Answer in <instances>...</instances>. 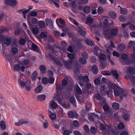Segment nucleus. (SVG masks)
<instances>
[{
    "label": "nucleus",
    "mask_w": 135,
    "mask_h": 135,
    "mask_svg": "<svg viewBox=\"0 0 135 135\" xmlns=\"http://www.w3.org/2000/svg\"><path fill=\"white\" fill-rule=\"evenodd\" d=\"M59 94H57L54 97V99H56L59 102V104H61L62 106V107H65L66 108H68V107H67L66 104L64 103H62L61 102L62 98V96H60Z\"/></svg>",
    "instance_id": "3"
},
{
    "label": "nucleus",
    "mask_w": 135,
    "mask_h": 135,
    "mask_svg": "<svg viewBox=\"0 0 135 135\" xmlns=\"http://www.w3.org/2000/svg\"><path fill=\"white\" fill-rule=\"evenodd\" d=\"M100 127L101 130L103 131H104L105 130V129L106 128V126L103 124L102 123H101L100 125Z\"/></svg>",
    "instance_id": "59"
},
{
    "label": "nucleus",
    "mask_w": 135,
    "mask_h": 135,
    "mask_svg": "<svg viewBox=\"0 0 135 135\" xmlns=\"http://www.w3.org/2000/svg\"><path fill=\"white\" fill-rule=\"evenodd\" d=\"M0 126L1 128L3 129H5L6 128L5 122L3 120L1 121L0 122Z\"/></svg>",
    "instance_id": "36"
},
{
    "label": "nucleus",
    "mask_w": 135,
    "mask_h": 135,
    "mask_svg": "<svg viewBox=\"0 0 135 135\" xmlns=\"http://www.w3.org/2000/svg\"><path fill=\"white\" fill-rule=\"evenodd\" d=\"M104 9L102 8V7H99L98 8V13L99 14H102L103 12Z\"/></svg>",
    "instance_id": "44"
},
{
    "label": "nucleus",
    "mask_w": 135,
    "mask_h": 135,
    "mask_svg": "<svg viewBox=\"0 0 135 135\" xmlns=\"http://www.w3.org/2000/svg\"><path fill=\"white\" fill-rule=\"evenodd\" d=\"M118 30L116 28H114L112 30L110 33L108 31L104 32V33L106 38L110 39L116 36L118 33Z\"/></svg>",
    "instance_id": "1"
},
{
    "label": "nucleus",
    "mask_w": 135,
    "mask_h": 135,
    "mask_svg": "<svg viewBox=\"0 0 135 135\" xmlns=\"http://www.w3.org/2000/svg\"><path fill=\"white\" fill-rule=\"evenodd\" d=\"M83 10L85 14H88L89 13L90 9L89 6H86L84 7Z\"/></svg>",
    "instance_id": "21"
},
{
    "label": "nucleus",
    "mask_w": 135,
    "mask_h": 135,
    "mask_svg": "<svg viewBox=\"0 0 135 135\" xmlns=\"http://www.w3.org/2000/svg\"><path fill=\"white\" fill-rule=\"evenodd\" d=\"M120 12L121 14L124 15H126L127 14L128 12L127 9L124 8L122 9L121 7H120Z\"/></svg>",
    "instance_id": "33"
},
{
    "label": "nucleus",
    "mask_w": 135,
    "mask_h": 135,
    "mask_svg": "<svg viewBox=\"0 0 135 135\" xmlns=\"http://www.w3.org/2000/svg\"><path fill=\"white\" fill-rule=\"evenodd\" d=\"M100 65L101 68L102 69L105 68L107 66V64L104 61H101L100 62Z\"/></svg>",
    "instance_id": "41"
},
{
    "label": "nucleus",
    "mask_w": 135,
    "mask_h": 135,
    "mask_svg": "<svg viewBox=\"0 0 135 135\" xmlns=\"http://www.w3.org/2000/svg\"><path fill=\"white\" fill-rule=\"evenodd\" d=\"M112 87L113 88L114 93H123L127 92V91L125 89L120 88L115 84H112Z\"/></svg>",
    "instance_id": "2"
},
{
    "label": "nucleus",
    "mask_w": 135,
    "mask_h": 135,
    "mask_svg": "<svg viewBox=\"0 0 135 135\" xmlns=\"http://www.w3.org/2000/svg\"><path fill=\"white\" fill-rule=\"evenodd\" d=\"M68 56L70 59H73L74 58V56L72 53H68Z\"/></svg>",
    "instance_id": "61"
},
{
    "label": "nucleus",
    "mask_w": 135,
    "mask_h": 135,
    "mask_svg": "<svg viewBox=\"0 0 135 135\" xmlns=\"http://www.w3.org/2000/svg\"><path fill=\"white\" fill-rule=\"evenodd\" d=\"M63 62L65 66L67 68L70 69L72 67L73 61L72 60H70L68 61L64 60Z\"/></svg>",
    "instance_id": "7"
},
{
    "label": "nucleus",
    "mask_w": 135,
    "mask_h": 135,
    "mask_svg": "<svg viewBox=\"0 0 135 135\" xmlns=\"http://www.w3.org/2000/svg\"><path fill=\"white\" fill-rule=\"evenodd\" d=\"M49 106L50 107L55 109L57 108L58 105L54 100H52L50 101L49 104Z\"/></svg>",
    "instance_id": "10"
},
{
    "label": "nucleus",
    "mask_w": 135,
    "mask_h": 135,
    "mask_svg": "<svg viewBox=\"0 0 135 135\" xmlns=\"http://www.w3.org/2000/svg\"><path fill=\"white\" fill-rule=\"evenodd\" d=\"M2 45L5 44L6 45H8L11 44V39L9 37H6Z\"/></svg>",
    "instance_id": "20"
},
{
    "label": "nucleus",
    "mask_w": 135,
    "mask_h": 135,
    "mask_svg": "<svg viewBox=\"0 0 135 135\" xmlns=\"http://www.w3.org/2000/svg\"><path fill=\"white\" fill-rule=\"evenodd\" d=\"M71 133L68 130H66L64 131L63 132L64 135H70Z\"/></svg>",
    "instance_id": "64"
},
{
    "label": "nucleus",
    "mask_w": 135,
    "mask_h": 135,
    "mask_svg": "<svg viewBox=\"0 0 135 135\" xmlns=\"http://www.w3.org/2000/svg\"><path fill=\"white\" fill-rule=\"evenodd\" d=\"M6 37L4 35H2L0 36V42L2 44L4 41Z\"/></svg>",
    "instance_id": "38"
},
{
    "label": "nucleus",
    "mask_w": 135,
    "mask_h": 135,
    "mask_svg": "<svg viewBox=\"0 0 135 135\" xmlns=\"http://www.w3.org/2000/svg\"><path fill=\"white\" fill-rule=\"evenodd\" d=\"M85 42L89 45L91 46L93 45V43L92 41L90 40L87 39L85 40Z\"/></svg>",
    "instance_id": "45"
},
{
    "label": "nucleus",
    "mask_w": 135,
    "mask_h": 135,
    "mask_svg": "<svg viewBox=\"0 0 135 135\" xmlns=\"http://www.w3.org/2000/svg\"><path fill=\"white\" fill-rule=\"evenodd\" d=\"M88 2V0H78V3L81 5L86 4Z\"/></svg>",
    "instance_id": "29"
},
{
    "label": "nucleus",
    "mask_w": 135,
    "mask_h": 135,
    "mask_svg": "<svg viewBox=\"0 0 135 135\" xmlns=\"http://www.w3.org/2000/svg\"><path fill=\"white\" fill-rule=\"evenodd\" d=\"M75 88L77 93H82L80 89L77 84L75 85Z\"/></svg>",
    "instance_id": "48"
},
{
    "label": "nucleus",
    "mask_w": 135,
    "mask_h": 135,
    "mask_svg": "<svg viewBox=\"0 0 135 135\" xmlns=\"http://www.w3.org/2000/svg\"><path fill=\"white\" fill-rule=\"evenodd\" d=\"M28 24L33 33L34 35L37 34L39 31L38 28L36 27H33V25L31 23L30 20L28 21Z\"/></svg>",
    "instance_id": "6"
},
{
    "label": "nucleus",
    "mask_w": 135,
    "mask_h": 135,
    "mask_svg": "<svg viewBox=\"0 0 135 135\" xmlns=\"http://www.w3.org/2000/svg\"><path fill=\"white\" fill-rule=\"evenodd\" d=\"M26 41L24 38L21 39L20 41V44L22 45H24L26 43Z\"/></svg>",
    "instance_id": "62"
},
{
    "label": "nucleus",
    "mask_w": 135,
    "mask_h": 135,
    "mask_svg": "<svg viewBox=\"0 0 135 135\" xmlns=\"http://www.w3.org/2000/svg\"><path fill=\"white\" fill-rule=\"evenodd\" d=\"M107 88L105 84L101 85L100 88V91L101 93H104L107 91L106 93H109L108 90H107Z\"/></svg>",
    "instance_id": "13"
},
{
    "label": "nucleus",
    "mask_w": 135,
    "mask_h": 135,
    "mask_svg": "<svg viewBox=\"0 0 135 135\" xmlns=\"http://www.w3.org/2000/svg\"><path fill=\"white\" fill-rule=\"evenodd\" d=\"M87 22H86V23H93V19L90 17H89L87 18Z\"/></svg>",
    "instance_id": "53"
},
{
    "label": "nucleus",
    "mask_w": 135,
    "mask_h": 135,
    "mask_svg": "<svg viewBox=\"0 0 135 135\" xmlns=\"http://www.w3.org/2000/svg\"><path fill=\"white\" fill-rule=\"evenodd\" d=\"M82 56L83 57V58L86 59L88 58V54L85 52H84L82 54Z\"/></svg>",
    "instance_id": "60"
},
{
    "label": "nucleus",
    "mask_w": 135,
    "mask_h": 135,
    "mask_svg": "<svg viewBox=\"0 0 135 135\" xmlns=\"http://www.w3.org/2000/svg\"><path fill=\"white\" fill-rule=\"evenodd\" d=\"M122 58L124 60H126L128 58V56L127 54H123L122 55Z\"/></svg>",
    "instance_id": "58"
},
{
    "label": "nucleus",
    "mask_w": 135,
    "mask_h": 135,
    "mask_svg": "<svg viewBox=\"0 0 135 135\" xmlns=\"http://www.w3.org/2000/svg\"><path fill=\"white\" fill-rule=\"evenodd\" d=\"M76 29L81 35L83 37L85 36L86 32L85 30L83 27L79 26L77 27L76 28Z\"/></svg>",
    "instance_id": "4"
},
{
    "label": "nucleus",
    "mask_w": 135,
    "mask_h": 135,
    "mask_svg": "<svg viewBox=\"0 0 135 135\" xmlns=\"http://www.w3.org/2000/svg\"><path fill=\"white\" fill-rule=\"evenodd\" d=\"M69 100L70 103L72 104L74 106L76 105V101L74 96H72L70 98Z\"/></svg>",
    "instance_id": "23"
},
{
    "label": "nucleus",
    "mask_w": 135,
    "mask_h": 135,
    "mask_svg": "<svg viewBox=\"0 0 135 135\" xmlns=\"http://www.w3.org/2000/svg\"><path fill=\"white\" fill-rule=\"evenodd\" d=\"M49 126V123L48 121L46 120L45 122H44L43 124V127L45 129H46Z\"/></svg>",
    "instance_id": "52"
},
{
    "label": "nucleus",
    "mask_w": 135,
    "mask_h": 135,
    "mask_svg": "<svg viewBox=\"0 0 135 135\" xmlns=\"http://www.w3.org/2000/svg\"><path fill=\"white\" fill-rule=\"evenodd\" d=\"M129 45L131 47L135 46V42L134 41H131L129 42Z\"/></svg>",
    "instance_id": "63"
},
{
    "label": "nucleus",
    "mask_w": 135,
    "mask_h": 135,
    "mask_svg": "<svg viewBox=\"0 0 135 135\" xmlns=\"http://www.w3.org/2000/svg\"><path fill=\"white\" fill-rule=\"evenodd\" d=\"M94 53L97 56H99L100 53V49L97 46H95L94 47Z\"/></svg>",
    "instance_id": "18"
},
{
    "label": "nucleus",
    "mask_w": 135,
    "mask_h": 135,
    "mask_svg": "<svg viewBox=\"0 0 135 135\" xmlns=\"http://www.w3.org/2000/svg\"><path fill=\"white\" fill-rule=\"evenodd\" d=\"M11 51L12 53L13 54L15 55L18 52V49L16 47H13L12 48Z\"/></svg>",
    "instance_id": "40"
},
{
    "label": "nucleus",
    "mask_w": 135,
    "mask_h": 135,
    "mask_svg": "<svg viewBox=\"0 0 135 135\" xmlns=\"http://www.w3.org/2000/svg\"><path fill=\"white\" fill-rule=\"evenodd\" d=\"M123 119L125 120L128 121L130 119V116L128 114H125L123 116Z\"/></svg>",
    "instance_id": "34"
},
{
    "label": "nucleus",
    "mask_w": 135,
    "mask_h": 135,
    "mask_svg": "<svg viewBox=\"0 0 135 135\" xmlns=\"http://www.w3.org/2000/svg\"><path fill=\"white\" fill-rule=\"evenodd\" d=\"M47 36V33L45 31L42 32L40 34V37L43 38H46Z\"/></svg>",
    "instance_id": "35"
},
{
    "label": "nucleus",
    "mask_w": 135,
    "mask_h": 135,
    "mask_svg": "<svg viewBox=\"0 0 135 135\" xmlns=\"http://www.w3.org/2000/svg\"><path fill=\"white\" fill-rule=\"evenodd\" d=\"M56 89L57 91H60L62 90L65 87L62 85L59 84H56Z\"/></svg>",
    "instance_id": "24"
},
{
    "label": "nucleus",
    "mask_w": 135,
    "mask_h": 135,
    "mask_svg": "<svg viewBox=\"0 0 135 135\" xmlns=\"http://www.w3.org/2000/svg\"><path fill=\"white\" fill-rule=\"evenodd\" d=\"M126 48L125 45L122 43L119 45L117 47V49L119 51H122L124 50Z\"/></svg>",
    "instance_id": "15"
},
{
    "label": "nucleus",
    "mask_w": 135,
    "mask_h": 135,
    "mask_svg": "<svg viewBox=\"0 0 135 135\" xmlns=\"http://www.w3.org/2000/svg\"><path fill=\"white\" fill-rule=\"evenodd\" d=\"M29 60L26 59H24L23 60L22 62H21V64L22 65H26L28 64L29 63Z\"/></svg>",
    "instance_id": "39"
},
{
    "label": "nucleus",
    "mask_w": 135,
    "mask_h": 135,
    "mask_svg": "<svg viewBox=\"0 0 135 135\" xmlns=\"http://www.w3.org/2000/svg\"><path fill=\"white\" fill-rule=\"evenodd\" d=\"M101 73L104 75H111L109 71H103L101 72Z\"/></svg>",
    "instance_id": "56"
},
{
    "label": "nucleus",
    "mask_w": 135,
    "mask_h": 135,
    "mask_svg": "<svg viewBox=\"0 0 135 135\" xmlns=\"http://www.w3.org/2000/svg\"><path fill=\"white\" fill-rule=\"evenodd\" d=\"M38 24L39 26L41 28L44 27L45 26L44 22L43 21H39Z\"/></svg>",
    "instance_id": "42"
},
{
    "label": "nucleus",
    "mask_w": 135,
    "mask_h": 135,
    "mask_svg": "<svg viewBox=\"0 0 135 135\" xmlns=\"http://www.w3.org/2000/svg\"><path fill=\"white\" fill-rule=\"evenodd\" d=\"M109 15L111 18H115L116 17V14L114 12L110 11L109 12Z\"/></svg>",
    "instance_id": "37"
},
{
    "label": "nucleus",
    "mask_w": 135,
    "mask_h": 135,
    "mask_svg": "<svg viewBox=\"0 0 135 135\" xmlns=\"http://www.w3.org/2000/svg\"><path fill=\"white\" fill-rule=\"evenodd\" d=\"M68 116L70 118H73L74 117H77L79 115L76 112H74L71 111H69L68 112Z\"/></svg>",
    "instance_id": "9"
},
{
    "label": "nucleus",
    "mask_w": 135,
    "mask_h": 135,
    "mask_svg": "<svg viewBox=\"0 0 135 135\" xmlns=\"http://www.w3.org/2000/svg\"><path fill=\"white\" fill-rule=\"evenodd\" d=\"M81 67L80 65L79 64H76L74 66V70L75 72V75L76 73L79 71V69Z\"/></svg>",
    "instance_id": "17"
},
{
    "label": "nucleus",
    "mask_w": 135,
    "mask_h": 135,
    "mask_svg": "<svg viewBox=\"0 0 135 135\" xmlns=\"http://www.w3.org/2000/svg\"><path fill=\"white\" fill-rule=\"evenodd\" d=\"M84 128L85 131L87 133L89 132L90 130L88 126L87 125H85L84 126Z\"/></svg>",
    "instance_id": "50"
},
{
    "label": "nucleus",
    "mask_w": 135,
    "mask_h": 135,
    "mask_svg": "<svg viewBox=\"0 0 135 135\" xmlns=\"http://www.w3.org/2000/svg\"><path fill=\"white\" fill-rule=\"evenodd\" d=\"M45 23L47 25L53 26V24L52 20L50 19L46 18L45 20Z\"/></svg>",
    "instance_id": "25"
},
{
    "label": "nucleus",
    "mask_w": 135,
    "mask_h": 135,
    "mask_svg": "<svg viewBox=\"0 0 135 135\" xmlns=\"http://www.w3.org/2000/svg\"><path fill=\"white\" fill-rule=\"evenodd\" d=\"M115 97L119 96L121 99H122L124 95L123 93H114Z\"/></svg>",
    "instance_id": "46"
},
{
    "label": "nucleus",
    "mask_w": 135,
    "mask_h": 135,
    "mask_svg": "<svg viewBox=\"0 0 135 135\" xmlns=\"http://www.w3.org/2000/svg\"><path fill=\"white\" fill-rule=\"evenodd\" d=\"M40 69L41 71V73L44 74L46 72V67L44 65H42L40 66Z\"/></svg>",
    "instance_id": "26"
},
{
    "label": "nucleus",
    "mask_w": 135,
    "mask_h": 135,
    "mask_svg": "<svg viewBox=\"0 0 135 135\" xmlns=\"http://www.w3.org/2000/svg\"><path fill=\"white\" fill-rule=\"evenodd\" d=\"M42 89V86L41 85H39L35 89V92L39 93L41 91Z\"/></svg>",
    "instance_id": "32"
},
{
    "label": "nucleus",
    "mask_w": 135,
    "mask_h": 135,
    "mask_svg": "<svg viewBox=\"0 0 135 135\" xmlns=\"http://www.w3.org/2000/svg\"><path fill=\"white\" fill-rule=\"evenodd\" d=\"M37 72L35 71H34L32 74L31 78L33 80H35L36 79V78L37 76Z\"/></svg>",
    "instance_id": "31"
},
{
    "label": "nucleus",
    "mask_w": 135,
    "mask_h": 135,
    "mask_svg": "<svg viewBox=\"0 0 135 135\" xmlns=\"http://www.w3.org/2000/svg\"><path fill=\"white\" fill-rule=\"evenodd\" d=\"M4 3L6 5L14 7L17 4L16 0H5Z\"/></svg>",
    "instance_id": "5"
},
{
    "label": "nucleus",
    "mask_w": 135,
    "mask_h": 135,
    "mask_svg": "<svg viewBox=\"0 0 135 135\" xmlns=\"http://www.w3.org/2000/svg\"><path fill=\"white\" fill-rule=\"evenodd\" d=\"M90 131L93 134H96L97 132V129L94 126H91L90 128Z\"/></svg>",
    "instance_id": "27"
},
{
    "label": "nucleus",
    "mask_w": 135,
    "mask_h": 135,
    "mask_svg": "<svg viewBox=\"0 0 135 135\" xmlns=\"http://www.w3.org/2000/svg\"><path fill=\"white\" fill-rule=\"evenodd\" d=\"M50 118L51 119L54 120L56 119V115L55 113H52L50 115Z\"/></svg>",
    "instance_id": "47"
},
{
    "label": "nucleus",
    "mask_w": 135,
    "mask_h": 135,
    "mask_svg": "<svg viewBox=\"0 0 135 135\" xmlns=\"http://www.w3.org/2000/svg\"><path fill=\"white\" fill-rule=\"evenodd\" d=\"M47 38L49 42L51 43H54V38L52 36H48Z\"/></svg>",
    "instance_id": "51"
},
{
    "label": "nucleus",
    "mask_w": 135,
    "mask_h": 135,
    "mask_svg": "<svg viewBox=\"0 0 135 135\" xmlns=\"http://www.w3.org/2000/svg\"><path fill=\"white\" fill-rule=\"evenodd\" d=\"M99 58L102 61H104L106 59V55L102 53L100 55H99Z\"/></svg>",
    "instance_id": "30"
},
{
    "label": "nucleus",
    "mask_w": 135,
    "mask_h": 135,
    "mask_svg": "<svg viewBox=\"0 0 135 135\" xmlns=\"http://www.w3.org/2000/svg\"><path fill=\"white\" fill-rule=\"evenodd\" d=\"M119 19L121 22H123L126 19V17L125 16L121 15L119 17Z\"/></svg>",
    "instance_id": "55"
},
{
    "label": "nucleus",
    "mask_w": 135,
    "mask_h": 135,
    "mask_svg": "<svg viewBox=\"0 0 135 135\" xmlns=\"http://www.w3.org/2000/svg\"><path fill=\"white\" fill-rule=\"evenodd\" d=\"M54 78L52 77H50L48 79V82L49 83L52 84L54 83Z\"/></svg>",
    "instance_id": "54"
},
{
    "label": "nucleus",
    "mask_w": 135,
    "mask_h": 135,
    "mask_svg": "<svg viewBox=\"0 0 135 135\" xmlns=\"http://www.w3.org/2000/svg\"><path fill=\"white\" fill-rule=\"evenodd\" d=\"M79 62L83 65L85 64L86 63V59L83 57H80L79 59Z\"/></svg>",
    "instance_id": "28"
},
{
    "label": "nucleus",
    "mask_w": 135,
    "mask_h": 135,
    "mask_svg": "<svg viewBox=\"0 0 135 135\" xmlns=\"http://www.w3.org/2000/svg\"><path fill=\"white\" fill-rule=\"evenodd\" d=\"M14 69L15 71H19L20 69V67L19 65L16 64L14 65Z\"/></svg>",
    "instance_id": "49"
},
{
    "label": "nucleus",
    "mask_w": 135,
    "mask_h": 135,
    "mask_svg": "<svg viewBox=\"0 0 135 135\" xmlns=\"http://www.w3.org/2000/svg\"><path fill=\"white\" fill-rule=\"evenodd\" d=\"M31 47L32 49L35 51L40 52V49L38 48L37 46L33 43H32Z\"/></svg>",
    "instance_id": "22"
},
{
    "label": "nucleus",
    "mask_w": 135,
    "mask_h": 135,
    "mask_svg": "<svg viewBox=\"0 0 135 135\" xmlns=\"http://www.w3.org/2000/svg\"><path fill=\"white\" fill-rule=\"evenodd\" d=\"M78 78L80 81L83 80L84 82H86L89 81V79L88 76H80Z\"/></svg>",
    "instance_id": "12"
},
{
    "label": "nucleus",
    "mask_w": 135,
    "mask_h": 135,
    "mask_svg": "<svg viewBox=\"0 0 135 135\" xmlns=\"http://www.w3.org/2000/svg\"><path fill=\"white\" fill-rule=\"evenodd\" d=\"M46 97V96L43 94L38 95L37 97V100L40 101H42L45 100Z\"/></svg>",
    "instance_id": "14"
},
{
    "label": "nucleus",
    "mask_w": 135,
    "mask_h": 135,
    "mask_svg": "<svg viewBox=\"0 0 135 135\" xmlns=\"http://www.w3.org/2000/svg\"><path fill=\"white\" fill-rule=\"evenodd\" d=\"M75 95L77 100L79 102V103L80 104L82 103V99L83 96L82 93H76Z\"/></svg>",
    "instance_id": "11"
},
{
    "label": "nucleus",
    "mask_w": 135,
    "mask_h": 135,
    "mask_svg": "<svg viewBox=\"0 0 135 135\" xmlns=\"http://www.w3.org/2000/svg\"><path fill=\"white\" fill-rule=\"evenodd\" d=\"M100 79L98 78H96L94 80V82L96 85H98L100 83Z\"/></svg>",
    "instance_id": "57"
},
{
    "label": "nucleus",
    "mask_w": 135,
    "mask_h": 135,
    "mask_svg": "<svg viewBox=\"0 0 135 135\" xmlns=\"http://www.w3.org/2000/svg\"><path fill=\"white\" fill-rule=\"evenodd\" d=\"M103 109L105 111L108 112L109 109V107L107 104H106L103 106Z\"/></svg>",
    "instance_id": "43"
},
{
    "label": "nucleus",
    "mask_w": 135,
    "mask_h": 135,
    "mask_svg": "<svg viewBox=\"0 0 135 135\" xmlns=\"http://www.w3.org/2000/svg\"><path fill=\"white\" fill-rule=\"evenodd\" d=\"M92 71L94 74H97L98 70V67L96 65H94L92 66Z\"/></svg>",
    "instance_id": "19"
},
{
    "label": "nucleus",
    "mask_w": 135,
    "mask_h": 135,
    "mask_svg": "<svg viewBox=\"0 0 135 135\" xmlns=\"http://www.w3.org/2000/svg\"><path fill=\"white\" fill-rule=\"evenodd\" d=\"M111 75H113L114 78L117 80L118 82H119V79L118 78L119 75L117 73V70H112L110 73Z\"/></svg>",
    "instance_id": "8"
},
{
    "label": "nucleus",
    "mask_w": 135,
    "mask_h": 135,
    "mask_svg": "<svg viewBox=\"0 0 135 135\" xmlns=\"http://www.w3.org/2000/svg\"><path fill=\"white\" fill-rule=\"evenodd\" d=\"M112 106L113 109L115 110H117L119 108V104L117 102H113L112 104Z\"/></svg>",
    "instance_id": "16"
}]
</instances>
